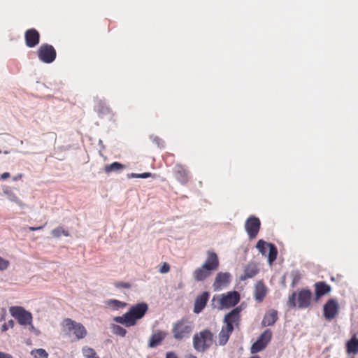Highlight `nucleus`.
I'll use <instances>...</instances> for the list:
<instances>
[{
  "instance_id": "obj_37",
  "label": "nucleus",
  "mask_w": 358,
  "mask_h": 358,
  "mask_svg": "<svg viewBox=\"0 0 358 358\" xmlns=\"http://www.w3.org/2000/svg\"><path fill=\"white\" fill-rule=\"evenodd\" d=\"M9 265V262L0 257V270H6Z\"/></svg>"
},
{
  "instance_id": "obj_2",
  "label": "nucleus",
  "mask_w": 358,
  "mask_h": 358,
  "mask_svg": "<svg viewBox=\"0 0 358 358\" xmlns=\"http://www.w3.org/2000/svg\"><path fill=\"white\" fill-rule=\"evenodd\" d=\"M241 311V308L238 306L225 315L223 320L225 329L222 328L219 333V345H224L227 343L229 336L234 329V324L238 325L239 322Z\"/></svg>"
},
{
  "instance_id": "obj_22",
  "label": "nucleus",
  "mask_w": 358,
  "mask_h": 358,
  "mask_svg": "<svg viewBox=\"0 0 358 358\" xmlns=\"http://www.w3.org/2000/svg\"><path fill=\"white\" fill-rule=\"evenodd\" d=\"M177 180L182 184H185L187 180V173L185 169L180 165H177L174 169Z\"/></svg>"
},
{
  "instance_id": "obj_51",
  "label": "nucleus",
  "mask_w": 358,
  "mask_h": 358,
  "mask_svg": "<svg viewBox=\"0 0 358 358\" xmlns=\"http://www.w3.org/2000/svg\"><path fill=\"white\" fill-rule=\"evenodd\" d=\"M250 358H259V357L258 356H253V357H252Z\"/></svg>"
},
{
  "instance_id": "obj_10",
  "label": "nucleus",
  "mask_w": 358,
  "mask_h": 358,
  "mask_svg": "<svg viewBox=\"0 0 358 358\" xmlns=\"http://www.w3.org/2000/svg\"><path fill=\"white\" fill-rule=\"evenodd\" d=\"M38 58L44 63H52L56 58V51L53 46L43 44L38 50Z\"/></svg>"
},
{
  "instance_id": "obj_52",
  "label": "nucleus",
  "mask_w": 358,
  "mask_h": 358,
  "mask_svg": "<svg viewBox=\"0 0 358 358\" xmlns=\"http://www.w3.org/2000/svg\"><path fill=\"white\" fill-rule=\"evenodd\" d=\"M1 153V150H0V154Z\"/></svg>"
},
{
  "instance_id": "obj_48",
  "label": "nucleus",
  "mask_w": 358,
  "mask_h": 358,
  "mask_svg": "<svg viewBox=\"0 0 358 358\" xmlns=\"http://www.w3.org/2000/svg\"><path fill=\"white\" fill-rule=\"evenodd\" d=\"M29 325H30V329H31V330H35L34 327L31 324H29Z\"/></svg>"
},
{
  "instance_id": "obj_35",
  "label": "nucleus",
  "mask_w": 358,
  "mask_h": 358,
  "mask_svg": "<svg viewBox=\"0 0 358 358\" xmlns=\"http://www.w3.org/2000/svg\"><path fill=\"white\" fill-rule=\"evenodd\" d=\"M114 285L116 288L118 289H129L131 287L130 283L124 282H114Z\"/></svg>"
},
{
  "instance_id": "obj_25",
  "label": "nucleus",
  "mask_w": 358,
  "mask_h": 358,
  "mask_svg": "<svg viewBox=\"0 0 358 358\" xmlns=\"http://www.w3.org/2000/svg\"><path fill=\"white\" fill-rule=\"evenodd\" d=\"M267 246L268 247V262L271 264L277 257L278 250L275 245L273 243H268Z\"/></svg>"
},
{
  "instance_id": "obj_19",
  "label": "nucleus",
  "mask_w": 358,
  "mask_h": 358,
  "mask_svg": "<svg viewBox=\"0 0 358 358\" xmlns=\"http://www.w3.org/2000/svg\"><path fill=\"white\" fill-rule=\"evenodd\" d=\"M315 299H319L322 296L331 291V287L324 282H316L315 285Z\"/></svg>"
},
{
  "instance_id": "obj_47",
  "label": "nucleus",
  "mask_w": 358,
  "mask_h": 358,
  "mask_svg": "<svg viewBox=\"0 0 358 358\" xmlns=\"http://www.w3.org/2000/svg\"><path fill=\"white\" fill-rule=\"evenodd\" d=\"M187 358H196L194 355H189Z\"/></svg>"
},
{
  "instance_id": "obj_13",
  "label": "nucleus",
  "mask_w": 358,
  "mask_h": 358,
  "mask_svg": "<svg viewBox=\"0 0 358 358\" xmlns=\"http://www.w3.org/2000/svg\"><path fill=\"white\" fill-rule=\"evenodd\" d=\"M26 45L29 48H34L39 43V33L34 29L26 31L24 34Z\"/></svg>"
},
{
  "instance_id": "obj_32",
  "label": "nucleus",
  "mask_w": 358,
  "mask_h": 358,
  "mask_svg": "<svg viewBox=\"0 0 358 358\" xmlns=\"http://www.w3.org/2000/svg\"><path fill=\"white\" fill-rule=\"evenodd\" d=\"M31 355L34 357V358H48V356L47 352L42 348L32 350Z\"/></svg>"
},
{
  "instance_id": "obj_46",
  "label": "nucleus",
  "mask_w": 358,
  "mask_h": 358,
  "mask_svg": "<svg viewBox=\"0 0 358 358\" xmlns=\"http://www.w3.org/2000/svg\"><path fill=\"white\" fill-rule=\"evenodd\" d=\"M21 177H22V174H19L18 176H15V177L13 178V180H18V179H20Z\"/></svg>"
},
{
  "instance_id": "obj_8",
  "label": "nucleus",
  "mask_w": 358,
  "mask_h": 358,
  "mask_svg": "<svg viewBox=\"0 0 358 358\" xmlns=\"http://www.w3.org/2000/svg\"><path fill=\"white\" fill-rule=\"evenodd\" d=\"M192 331V327L189 322L181 320L173 325V337L177 340H180L188 336Z\"/></svg>"
},
{
  "instance_id": "obj_21",
  "label": "nucleus",
  "mask_w": 358,
  "mask_h": 358,
  "mask_svg": "<svg viewBox=\"0 0 358 358\" xmlns=\"http://www.w3.org/2000/svg\"><path fill=\"white\" fill-rule=\"evenodd\" d=\"M210 275L211 272L203 268L202 266L197 268L193 273L194 278L196 281H202Z\"/></svg>"
},
{
  "instance_id": "obj_15",
  "label": "nucleus",
  "mask_w": 358,
  "mask_h": 358,
  "mask_svg": "<svg viewBox=\"0 0 358 358\" xmlns=\"http://www.w3.org/2000/svg\"><path fill=\"white\" fill-rule=\"evenodd\" d=\"M231 275L229 273L220 272L217 274L213 287L215 291L220 290L229 281Z\"/></svg>"
},
{
  "instance_id": "obj_43",
  "label": "nucleus",
  "mask_w": 358,
  "mask_h": 358,
  "mask_svg": "<svg viewBox=\"0 0 358 358\" xmlns=\"http://www.w3.org/2000/svg\"><path fill=\"white\" fill-rule=\"evenodd\" d=\"M0 358H13V357L9 354L0 352Z\"/></svg>"
},
{
  "instance_id": "obj_42",
  "label": "nucleus",
  "mask_w": 358,
  "mask_h": 358,
  "mask_svg": "<svg viewBox=\"0 0 358 358\" xmlns=\"http://www.w3.org/2000/svg\"><path fill=\"white\" fill-rule=\"evenodd\" d=\"M166 358H178V357L174 352H169L166 353Z\"/></svg>"
},
{
  "instance_id": "obj_4",
  "label": "nucleus",
  "mask_w": 358,
  "mask_h": 358,
  "mask_svg": "<svg viewBox=\"0 0 358 358\" xmlns=\"http://www.w3.org/2000/svg\"><path fill=\"white\" fill-rule=\"evenodd\" d=\"M213 343V334L208 329H204L199 334H194L193 337V347L199 352H205L212 345Z\"/></svg>"
},
{
  "instance_id": "obj_16",
  "label": "nucleus",
  "mask_w": 358,
  "mask_h": 358,
  "mask_svg": "<svg viewBox=\"0 0 358 358\" xmlns=\"http://www.w3.org/2000/svg\"><path fill=\"white\" fill-rule=\"evenodd\" d=\"M208 298L209 293L208 292H203L196 298L194 307V313H199L206 307Z\"/></svg>"
},
{
  "instance_id": "obj_11",
  "label": "nucleus",
  "mask_w": 358,
  "mask_h": 358,
  "mask_svg": "<svg viewBox=\"0 0 358 358\" xmlns=\"http://www.w3.org/2000/svg\"><path fill=\"white\" fill-rule=\"evenodd\" d=\"M260 226L261 222L258 217L251 215L247 219L245 223V229L250 239H253L257 236Z\"/></svg>"
},
{
  "instance_id": "obj_3",
  "label": "nucleus",
  "mask_w": 358,
  "mask_h": 358,
  "mask_svg": "<svg viewBox=\"0 0 358 358\" xmlns=\"http://www.w3.org/2000/svg\"><path fill=\"white\" fill-rule=\"evenodd\" d=\"M312 293L309 289H302L298 294L294 292L289 296L287 306L291 308H298L299 309L306 308L310 303Z\"/></svg>"
},
{
  "instance_id": "obj_41",
  "label": "nucleus",
  "mask_w": 358,
  "mask_h": 358,
  "mask_svg": "<svg viewBox=\"0 0 358 358\" xmlns=\"http://www.w3.org/2000/svg\"><path fill=\"white\" fill-rule=\"evenodd\" d=\"M153 142H155L158 147L163 146V141L157 136H151Z\"/></svg>"
},
{
  "instance_id": "obj_30",
  "label": "nucleus",
  "mask_w": 358,
  "mask_h": 358,
  "mask_svg": "<svg viewBox=\"0 0 358 358\" xmlns=\"http://www.w3.org/2000/svg\"><path fill=\"white\" fill-rule=\"evenodd\" d=\"M3 192L8 196V199L10 201L15 202L20 206H23L22 201L16 196V195L13 192H11L9 189H5Z\"/></svg>"
},
{
  "instance_id": "obj_33",
  "label": "nucleus",
  "mask_w": 358,
  "mask_h": 358,
  "mask_svg": "<svg viewBox=\"0 0 358 358\" xmlns=\"http://www.w3.org/2000/svg\"><path fill=\"white\" fill-rule=\"evenodd\" d=\"M268 243H266L262 239H260L258 241L256 248L258 249L259 252L262 255L266 256V245H267Z\"/></svg>"
},
{
  "instance_id": "obj_9",
  "label": "nucleus",
  "mask_w": 358,
  "mask_h": 358,
  "mask_svg": "<svg viewBox=\"0 0 358 358\" xmlns=\"http://www.w3.org/2000/svg\"><path fill=\"white\" fill-rule=\"evenodd\" d=\"M272 332L270 329H266L251 346V352L257 353L264 350L270 342Z\"/></svg>"
},
{
  "instance_id": "obj_45",
  "label": "nucleus",
  "mask_w": 358,
  "mask_h": 358,
  "mask_svg": "<svg viewBox=\"0 0 358 358\" xmlns=\"http://www.w3.org/2000/svg\"><path fill=\"white\" fill-rule=\"evenodd\" d=\"M42 229H43V227H29V231H36V230H40Z\"/></svg>"
},
{
  "instance_id": "obj_29",
  "label": "nucleus",
  "mask_w": 358,
  "mask_h": 358,
  "mask_svg": "<svg viewBox=\"0 0 358 358\" xmlns=\"http://www.w3.org/2000/svg\"><path fill=\"white\" fill-rule=\"evenodd\" d=\"M51 234L55 238H60L62 236H69L68 231L64 229L61 227L52 229L51 231Z\"/></svg>"
},
{
  "instance_id": "obj_17",
  "label": "nucleus",
  "mask_w": 358,
  "mask_h": 358,
  "mask_svg": "<svg viewBox=\"0 0 358 358\" xmlns=\"http://www.w3.org/2000/svg\"><path fill=\"white\" fill-rule=\"evenodd\" d=\"M266 294V287L262 281H258L255 286L254 297L258 302L263 301Z\"/></svg>"
},
{
  "instance_id": "obj_14",
  "label": "nucleus",
  "mask_w": 358,
  "mask_h": 358,
  "mask_svg": "<svg viewBox=\"0 0 358 358\" xmlns=\"http://www.w3.org/2000/svg\"><path fill=\"white\" fill-rule=\"evenodd\" d=\"M208 258L202 264V266L212 273L219 266L217 255L214 252H208Z\"/></svg>"
},
{
  "instance_id": "obj_27",
  "label": "nucleus",
  "mask_w": 358,
  "mask_h": 358,
  "mask_svg": "<svg viewBox=\"0 0 358 358\" xmlns=\"http://www.w3.org/2000/svg\"><path fill=\"white\" fill-rule=\"evenodd\" d=\"M125 168V166L120 162H115L110 164L106 165L104 171L108 173L113 171H119Z\"/></svg>"
},
{
  "instance_id": "obj_12",
  "label": "nucleus",
  "mask_w": 358,
  "mask_h": 358,
  "mask_svg": "<svg viewBox=\"0 0 358 358\" xmlns=\"http://www.w3.org/2000/svg\"><path fill=\"white\" fill-rule=\"evenodd\" d=\"M339 306L337 301L334 299H329L323 307V313L327 320H331L338 314Z\"/></svg>"
},
{
  "instance_id": "obj_36",
  "label": "nucleus",
  "mask_w": 358,
  "mask_h": 358,
  "mask_svg": "<svg viewBox=\"0 0 358 358\" xmlns=\"http://www.w3.org/2000/svg\"><path fill=\"white\" fill-rule=\"evenodd\" d=\"M96 110L99 114H106L109 113V108L107 106H102L101 104L96 106Z\"/></svg>"
},
{
  "instance_id": "obj_28",
  "label": "nucleus",
  "mask_w": 358,
  "mask_h": 358,
  "mask_svg": "<svg viewBox=\"0 0 358 358\" xmlns=\"http://www.w3.org/2000/svg\"><path fill=\"white\" fill-rule=\"evenodd\" d=\"M82 352L85 358H99L95 350L88 346H84Z\"/></svg>"
},
{
  "instance_id": "obj_23",
  "label": "nucleus",
  "mask_w": 358,
  "mask_h": 358,
  "mask_svg": "<svg viewBox=\"0 0 358 358\" xmlns=\"http://www.w3.org/2000/svg\"><path fill=\"white\" fill-rule=\"evenodd\" d=\"M258 273L257 266L254 264L248 265L244 270V274L240 277L241 280H245L248 278H252Z\"/></svg>"
},
{
  "instance_id": "obj_31",
  "label": "nucleus",
  "mask_w": 358,
  "mask_h": 358,
  "mask_svg": "<svg viewBox=\"0 0 358 358\" xmlns=\"http://www.w3.org/2000/svg\"><path fill=\"white\" fill-rule=\"evenodd\" d=\"M112 331H113V334L120 336L122 337H124L127 334V330L124 328H123L121 326L117 325V324L112 325Z\"/></svg>"
},
{
  "instance_id": "obj_38",
  "label": "nucleus",
  "mask_w": 358,
  "mask_h": 358,
  "mask_svg": "<svg viewBox=\"0 0 358 358\" xmlns=\"http://www.w3.org/2000/svg\"><path fill=\"white\" fill-rule=\"evenodd\" d=\"M14 325V321L13 320H9L7 323L2 325V331H6L9 327H13Z\"/></svg>"
},
{
  "instance_id": "obj_24",
  "label": "nucleus",
  "mask_w": 358,
  "mask_h": 358,
  "mask_svg": "<svg viewBox=\"0 0 358 358\" xmlns=\"http://www.w3.org/2000/svg\"><path fill=\"white\" fill-rule=\"evenodd\" d=\"M164 337L165 334L162 331L152 334L149 339V347L152 348L157 346L163 341Z\"/></svg>"
},
{
  "instance_id": "obj_26",
  "label": "nucleus",
  "mask_w": 358,
  "mask_h": 358,
  "mask_svg": "<svg viewBox=\"0 0 358 358\" xmlns=\"http://www.w3.org/2000/svg\"><path fill=\"white\" fill-rule=\"evenodd\" d=\"M106 304L113 310H118L120 308H123L126 307L127 305L125 302H122L117 299L107 300L106 301Z\"/></svg>"
},
{
  "instance_id": "obj_49",
  "label": "nucleus",
  "mask_w": 358,
  "mask_h": 358,
  "mask_svg": "<svg viewBox=\"0 0 358 358\" xmlns=\"http://www.w3.org/2000/svg\"><path fill=\"white\" fill-rule=\"evenodd\" d=\"M181 287H182V283L180 282L178 285V288H181Z\"/></svg>"
},
{
  "instance_id": "obj_50",
  "label": "nucleus",
  "mask_w": 358,
  "mask_h": 358,
  "mask_svg": "<svg viewBox=\"0 0 358 358\" xmlns=\"http://www.w3.org/2000/svg\"><path fill=\"white\" fill-rule=\"evenodd\" d=\"M3 153H4V154H6V155H7V154L10 153V151H8V150H5V151L3 152Z\"/></svg>"
},
{
  "instance_id": "obj_6",
  "label": "nucleus",
  "mask_w": 358,
  "mask_h": 358,
  "mask_svg": "<svg viewBox=\"0 0 358 358\" xmlns=\"http://www.w3.org/2000/svg\"><path fill=\"white\" fill-rule=\"evenodd\" d=\"M11 315L17 320L20 325L31 324L32 321V315L31 313L26 310L21 306H13L9 309Z\"/></svg>"
},
{
  "instance_id": "obj_18",
  "label": "nucleus",
  "mask_w": 358,
  "mask_h": 358,
  "mask_svg": "<svg viewBox=\"0 0 358 358\" xmlns=\"http://www.w3.org/2000/svg\"><path fill=\"white\" fill-rule=\"evenodd\" d=\"M278 320V312L275 310H270L264 317L262 322L263 327L272 326Z\"/></svg>"
},
{
  "instance_id": "obj_53",
  "label": "nucleus",
  "mask_w": 358,
  "mask_h": 358,
  "mask_svg": "<svg viewBox=\"0 0 358 358\" xmlns=\"http://www.w3.org/2000/svg\"><path fill=\"white\" fill-rule=\"evenodd\" d=\"M350 358H354L353 357H350Z\"/></svg>"
},
{
  "instance_id": "obj_1",
  "label": "nucleus",
  "mask_w": 358,
  "mask_h": 358,
  "mask_svg": "<svg viewBox=\"0 0 358 358\" xmlns=\"http://www.w3.org/2000/svg\"><path fill=\"white\" fill-rule=\"evenodd\" d=\"M148 310V306L146 303H138L132 306L129 310L122 316L114 317L113 320L119 324L124 325L126 327L134 326L137 321L144 317Z\"/></svg>"
},
{
  "instance_id": "obj_34",
  "label": "nucleus",
  "mask_w": 358,
  "mask_h": 358,
  "mask_svg": "<svg viewBox=\"0 0 358 358\" xmlns=\"http://www.w3.org/2000/svg\"><path fill=\"white\" fill-rule=\"evenodd\" d=\"M152 176V173L149 172H145L143 173H129L127 175L128 178H148L149 177Z\"/></svg>"
},
{
  "instance_id": "obj_40",
  "label": "nucleus",
  "mask_w": 358,
  "mask_h": 358,
  "mask_svg": "<svg viewBox=\"0 0 358 358\" xmlns=\"http://www.w3.org/2000/svg\"><path fill=\"white\" fill-rule=\"evenodd\" d=\"M43 136L45 138L49 139L51 141L55 142L56 141V134L55 133L50 132V133L44 134Z\"/></svg>"
},
{
  "instance_id": "obj_5",
  "label": "nucleus",
  "mask_w": 358,
  "mask_h": 358,
  "mask_svg": "<svg viewBox=\"0 0 358 358\" xmlns=\"http://www.w3.org/2000/svg\"><path fill=\"white\" fill-rule=\"evenodd\" d=\"M62 331L68 335H74L78 339H82L87 335L85 327L70 318L64 320Z\"/></svg>"
},
{
  "instance_id": "obj_44",
  "label": "nucleus",
  "mask_w": 358,
  "mask_h": 358,
  "mask_svg": "<svg viewBox=\"0 0 358 358\" xmlns=\"http://www.w3.org/2000/svg\"><path fill=\"white\" fill-rule=\"evenodd\" d=\"M10 177V173L8 172H5L1 175V178L2 180H6Z\"/></svg>"
},
{
  "instance_id": "obj_20",
  "label": "nucleus",
  "mask_w": 358,
  "mask_h": 358,
  "mask_svg": "<svg viewBox=\"0 0 358 358\" xmlns=\"http://www.w3.org/2000/svg\"><path fill=\"white\" fill-rule=\"evenodd\" d=\"M346 352L348 355H356L358 353V338L355 334L346 343Z\"/></svg>"
},
{
  "instance_id": "obj_7",
  "label": "nucleus",
  "mask_w": 358,
  "mask_h": 358,
  "mask_svg": "<svg viewBox=\"0 0 358 358\" xmlns=\"http://www.w3.org/2000/svg\"><path fill=\"white\" fill-rule=\"evenodd\" d=\"M217 298L222 308H229L235 306L239 302L240 294L236 291H231L217 296Z\"/></svg>"
},
{
  "instance_id": "obj_39",
  "label": "nucleus",
  "mask_w": 358,
  "mask_h": 358,
  "mask_svg": "<svg viewBox=\"0 0 358 358\" xmlns=\"http://www.w3.org/2000/svg\"><path fill=\"white\" fill-rule=\"evenodd\" d=\"M169 270H170L169 265L167 263L165 262V263L163 264V265L160 268L159 272L161 273H168L169 271Z\"/></svg>"
}]
</instances>
